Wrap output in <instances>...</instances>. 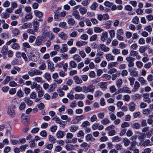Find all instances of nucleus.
<instances>
[{
	"label": "nucleus",
	"instance_id": "1",
	"mask_svg": "<svg viewBox=\"0 0 153 153\" xmlns=\"http://www.w3.org/2000/svg\"><path fill=\"white\" fill-rule=\"evenodd\" d=\"M82 88L83 92L84 93L91 92L93 93L95 89V86L93 85H90L87 87L85 86H83Z\"/></svg>",
	"mask_w": 153,
	"mask_h": 153
},
{
	"label": "nucleus",
	"instance_id": "2",
	"mask_svg": "<svg viewBox=\"0 0 153 153\" xmlns=\"http://www.w3.org/2000/svg\"><path fill=\"white\" fill-rule=\"evenodd\" d=\"M46 40V39L45 36H39L36 38L35 41V45L37 46H39L42 45V43L45 42Z\"/></svg>",
	"mask_w": 153,
	"mask_h": 153
},
{
	"label": "nucleus",
	"instance_id": "3",
	"mask_svg": "<svg viewBox=\"0 0 153 153\" xmlns=\"http://www.w3.org/2000/svg\"><path fill=\"white\" fill-rule=\"evenodd\" d=\"M16 106L14 105H12L8 108L7 113L8 115L12 117H14L15 114Z\"/></svg>",
	"mask_w": 153,
	"mask_h": 153
},
{
	"label": "nucleus",
	"instance_id": "4",
	"mask_svg": "<svg viewBox=\"0 0 153 153\" xmlns=\"http://www.w3.org/2000/svg\"><path fill=\"white\" fill-rule=\"evenodd\" d=\"M42 72L36 69L31 70L28 72V74L31 77L34 76L39 75L41 74Z\"/></svg>",
	"mask_w": 153,
	"mask_h": 153
},
{
	"label": "nucleus",
	"instance_id": "5",
	"mask_svg": "<svg viewBox=\"0 0 153 153\" xmlns=\"http://www.w3.org/2000/svg\"><path fill=\"white\" fill-rule=\"evenodd\" d=\"M46 62L48 64V68L51 72L53 71L55 69L53 64L50 59H48Z\"/></svg>",
	"mask_w": 153,
	"mask_h": 153
},
{
	"label": "nucleus",
	"instance_id": "6",
	"mask_svg": "<svg viewBox=\"0 0 153 153\" xmlns=\"http://www.w3.org/2000/svg\"><path fill=\"white\" fill-rule=\"evenodd\" d=\"M130 55L133 57L136 56V59L138 60L140 59L141 58V56L139 54L138 52L136 51L131 50L130 52Z\"/></svg>",
	"mask_w": 153,
	"mask_h": 153
},
{
	"label": "nucleus",
	"instance_id": "7",
	"mask_svg": "<svg viewBox=\"0 0 153 153\" xmlns=\"http://www.w3.org/2000/svg\"><path fill=\"white\" fill-rule=\"evenodd\" d=\"M31 57L32 61L36 62L40 58V55L39 52H36L35 54H32Z\"/></svg>",
	"mask_w": 153,
	"mask_h": 153
},
{
	"label": "nucleus",
	"instance_id": "8",
	"mask_svg": "<svg viewBox=\"0 0 153 153\" xmlns=\"http://www.w3.org/2000/svg\"><path fill=\"white\" fill-rule=\"evenodd\" d=\"M29 117L25 114H22L21 117V121L23 124H25L28 121Z\"/></svg>",
	"mask_w": 153,
	"mask_h": 153
},
{
	"label": "nucleus",
	"instance_id": "9",
	"mask_svg": "<svg viewBox=\"0 0 153 153\" xmlns=\"http://www.w3.org/2000/svg\"><path fill=\"white\" fill-rule=\"evenodd\" d=\"M75 82L77 84H79L82 82V79L78 76H75L73 77Z\"/></svg>",
	"mask_w": 153,
	"mask_h": 153
},
{
	"label": "nucleus",
	"instance_id": "10",
	"mask_svg": "<svg viewBox=\"0 0 153 153\" xmlns=\"http://www.w3.org/2000/svg\"><path fill=\"white\" fill-rule=\"evenodd\" d=\"M65 134L64 131L59 130L57 132L56 134V136L58 139H61L65 136Z\"/></svg>",
	"mask_w": 153,
	"mask_h": 153
},
{
	"label": "nucleus",
	"instance_id": "11",
	"mask_svg": "<svg viewBox=\"0 0 153 153\" xmlns=\"http://www.w3.org/2000/svg\"><path fill=\"white\" fill-rule=\"evenodd\" d=\"M128 106L129 110L131 111H133L135 109L136 105L134 102H130L128 104Z\"/></svg>",
	"mask_w": 153,
	"mask_h": 153
},
{
	"label": "nucleus",
	"instance_id": "12",
	"mask_svg": "<svg viewBox=\"0 0 153 153\" xmlns=\"http://www.w3.org/2000/svg\"><path fill=\"white\" fill-rule=\"evenodd\" d=\"M21 70L20 68L17 66H14L13 68L11 70L10 73L12 74H16L17 73L16 71L19 72Z\"/></svg>",
	"mask_w": 153,
	"mask_h": 153
},
{
	"label": "nucleus",
	"instance_id": "13",
	"mask_svg": "<svg viewBox=\"0 0 153 153\" xmlns=\"http://www.w3.org/2000/svg\"><path fill=\"white\" fill-rule=\"evenodd\" d=\"M85 98V95L83 94H76L74 95V98L76 100H83Z\"/></svg>",
	"mask_w": 153,
	"mask_h": 153
},
{
	"label": "nucleus",
	"instance_id": "14",
	"mask_svg": "<svg viewBox=\"0 0 153 153\" xmlns=\"http://www.w3.org/2000/svg\"><path fill=\"white\" fill-rule=\"evenodd\" d=\"M73 59L77 62H80L82 60L81 58L78 54H75L73 56Z\"/></svg>",
	"mask_w": 153,
	"mask_h": 153
},
{
	"label": "nucleus",
	"instance_id": "15",
	"mask_svg": "<svg viewBox=\"0 0 153 153\" xmlns=\"http://www.w3.org/2000/svg\"><path fill=\"white\" fill-rule=\"evenodd\" d=\"M99 46L102 51L104 52H107L109 51V48L108 47H106L104 44H100L99 45Z\"/></svg>",
	"mask_w": 153,
	"mask_h": 153
},
{
	"label": "nucleus",
	"instance_id": "16",
	"mask_svg": "<svg viewBox=\"0 0 153 153\" xmlns=\"http://www.w3.org/2000/svg\"><path fill=\"white\" fill-rule=\"evenodd\" d=\"M106 59L108 61H113L115 57L111 53L108 54L105 56Z\"/></svg>",
	"mask_w": 153,
	"mask_h": 153
},
{
	"label": "nucleus",
	"instance_id": "17",
	"mask_svg": "<svg viewBox=\"0 0 153 153\" xmlns=\"http://www.w3.org/2000/svg\"><path fill=\"white\" fill-rule=\"evenodd\" d=\"M13 79L12 77L10 76H6L5 79L2 82L3 85H6L8 83L9 81Z\"/></svg>",
	"mask_w": 153,
	"mask_h": 153
},
{
	"label": "nucleus",
	"instance_id": "18",
	"mask_svg": "<svg viewBox=\"0 0 153 153\" xmlns=\"http://www.w3.org/2000/svg\"><path fill=\"white\" fill-rule=\"evenodd\" d=\"M153 145V143H152L151 142L150 140L149 139L146 140L143 142L142 145L144 146H152Z\"/></svg>",
	"mask_w": 153,
	"mask_h": 153
},
{
	"label": "nucleus",
	"instance_id": "19",
	"mask_svg": "<svg viewBox=\"0 0 153 153\" xmlns=\"http://www.w3.org/2000/svg\"><path fill=\"white\" fill-rule=\"evenodd\" d=\"M72 15L76 19L80 20V16L79 14V12L78 10L74 11L72 13Z\"/></svg>",
	"mask_w": 153,
	"mask_h": 153
},
{
	"label": "nucleus",
	"instance_id": "20",
	"mask_svg": "<svg viewBox=\"0 0 153 153\" xmlns=\"http://www.w3.org/2000/svg\"><path fill=\"white\" fill-rule=\"evenodd\" d=\"M140 87V84L137 81H136L134 85V88L132 89V92H135Z\"/></svg>",
	"mask_w": 153,
	"mask_h": 153
},
{
	"label": "nucleus",
	"instance_id": "21",
	"mask_svg": "<svg viewBox=\"0 0 153 153\" xmlns=\"http://www.w3.org/2000/svg\"><path fill=\"white\" fill-rule=\"evenodd\" d=\"M144 101L148 103H149L151 102V101L150 98L149 97V94L147 93L143 95Z\"/></svg>",
	"mask_w": 153,
	"mask_h": 153
},
{
	"label": "nucleus",
	"instance_id": "22",
	"mask_svg": "<svg viewBox=\"0 0 153 153\" xmlns=\"http://www.w3.org/2000/svg\"><path fill=\"white\" fill-rule=\"evenodd\" d=\"M88 42L83 41H81L76 42V45L78 47H81L82 46H84L87 44Z\"/></svg>",
	"mask_w": 153,
	"mask_h": 153
},
{
	"label": "nucleus",
	"instance_id": "23",
	"mask_svg": "<svg viewBox=\"0 0 153 153\" xmlns=\"http://www.w3.org/2000/svg\"><path fill=\"white\" fill-rule=\"evenodd\" d=\"M45 35L48 37L50 40H53L55 38V36L51 32H48L46 33Z\"/></svg>",
	"mask_w": 153,
	"mask_h": 153
},
{
	"label": "nucleus",
	"instance_id": "24",
	"mask_svg": "<svg viewBox=\"0 0 153 153\" xmlns=\"http://www.w3.org/2000/svg\"><path fill=\"white\" fill-rule=\"evenodd\" d=\"M137 80L142 85H146L147 84L146 81L143 77H139L138 78Z\"/></svg>",
	"mask_w": 153,
	"mask_h": 153
},
{
	"label": "nucleus",
	"instance_id": "25",
	"mask_svg": "<svg viewBox=\"0 0 153 153\" xmlns=\"http://www.w3.org/2000/svg\"><path fill=\"white\" fill-rule=\"evenodd\" d=\"M62 47L60 50V52L62 53H64L67 52L68 51V48L67 47V44H62Z\"/></svg>",
	"mask_w": 153,
	"mask_h": 153
},
{
	"label": "nucleus",
	"instance_id": "26",
	"mask_svg": "<svg viewBox=\"0 0 153 153\" xmlns=\"http://www.w3.org/2000/svg\"><path fill=\"white\" fill-rule=\"evenodd\" d=\"M85 134L84 132L82 130H80L76 134V136L78 137H80L81 139H83Z\"/></svg>",
	"mask_w": 153,
	"mask_h": 153
},
{
	"label": "nucleus",
	"instance_id": "27",
	"mask_svg": "<svg viewBox=\"0 0 153 153\" xmlns=\"http://www.w3.org/2000/svg\"><path fill=\"white\" fill-rule=\"evenodd\" d=\"M34 13L35 16L39 18H41L43 15L42 12L38 10H35Z\"/></svg>",
	"mask_w": 153,
	"mask_h": 153
},
{
	"label": "nucleus",
	"instance_id": "28",
	"mask_svg": "<svg viewBox=\"0 0 153 153\" xmlns=\"http://www.w3.org/2000/svg\"><path fill=\"white\" fill-rule=\"evenodd\" d=\"M111 140L113 142H117L121 140V138L118 136H115L111 138Z\"/></svg>",
	"mask_w": 153,
	"mask_h": 153
},
{
	"label": "nucleus",
	"instance_id": "29",
	"mask_svg": "<svg viewBox=\"0 0 153 153\" xmlns=\"http://www.w3.org/2000/svg\"><path fill=\"white\" fill-rule=\"evenodd\" d=\"M86 139L87 140H90L91 141H94L95 140V139L93 137L92 135L91 134H88L86 136Z\"/></svg>",
	"mask_w": 153,
	"mask_h": 153
},
{
	"label": "nucleus",
	"instance_id": "30",
	"mask_svg": "<svg viewBox=\"0 0 153 153\" xmlns=\"http://www.w3.org/2000/svg\"><path fill=\"white\" fill-rule=\"evenodd\" d=\"M79 128V126L75 125H73L70 127V131L72 132H74Z\"/></svg>",
	"mask_w": 153,
	"mask_h": 153
},
{
	"label": "nucleus",
	"instance_id": "31",
	"mask_svg": "<svg viewBox=\"0 0 153 153\" xmlns=\"http://www.w3.org/2000/svg\"><path fill=\"white\" fill-rule=\"evenodd\" d=\"M103 94L102 92L100 91H96L94 94V96L96 98H99Z\"/></svg>",
	"mask_w": 153,
	"mask_h": 153
},
{
	"label": "nucleus",
	"instance_id": "32",
	"mask_svg": "<svg viewBox=\"0 0 153 153\" xmlns=\"http://www.w3.org/2000/svg\"><path fill=\"white\" fill-rule=\"evenodd\" d=\"M108 38V33L105 32L102 33L101 37V39L103 41L105 42L107 39Z\"/></svg>",
	"mask_w": 153,
	"mask_h": 153
},
{
	"label": "nucleus",
	"instance_id": "33",
	"mask_svg": "<svg viewBox=\"0 0 153 153\" xmlns=\"http://www.w3.org/2000/svg\"><path fill=\"white\" fill-rule=\"evenodd\" d=\"M85 118V116L83 115H82L80 116H76L75 117V120H77V123L81 120H83Z\"/></svg>",
	"mask_w": 153,
	"mask_h": 153
},
{
	"label": "nucleus",
	"instance_id": "34",
	"mask_svg": "<svg viewBox=\"0 0 153 153\" xmlns=\"http://www.w3.org/2000/svg\"><path fill=\"white\" fill-rule=\"evenodd\" d=\"M59 36L62 39L64 40L66 39L67 38V35L64 32H62L59 34Z\"/></svg>",
	"mask_w": 153,
	"mask_h": 153
},
{
	"label": "nucleus",
	"instance_id": "35",
	"mask_svg": "<svg viewBox=\"0 0 153 153\" xmlns=\"http://www.w3.org/2000/svg\"><path fill=\"white\" fill-rule=\"evenodd\" d=\"M117 64V62H116L110 63L108 64L107 68L108 69H110L113 67L116 66Z\"/></svg>",
	"mask_w": 153,
	"mask_h": 153
},
{
	"label": "nucleus",
	"instance_id": "36",
	"mask_svg": "<svg viewBox=\"0 0 153 153\" xmlns=\"http://www.w3.org/2000/svg\"><path fill=\"white\" fill-rule=\"evenodd\" d=\"M39 31L38 29H28L27 32L30 34L36 35Z\"/></svg>",
	"mask_w": 153,
	"mask_h": 153
},
{
	"label": "nucleus",
	"instance_id": "37",
	"mask_svg": "<svg viewBox=\"0 0 153 153\" xmlns=\"http://www.w3.org/2000/svg\"><path fill=\"white\" fill-rule=\"evenodd\" d=\"M128 71L130 73V75L132 76H136L138 74V71L131 69H129Z\"/></svg>",
	"mask_w": 153,
	"mask_h": 153
},
{
	"label": "nucleus",
	"instance_id": "38",
	"mask_svg": "<svg viewBox=\"0 0 153 153\" xmlns=\"http://www.w3.org/2000/svg\"><path fill=\"white\" fill-rule=\"evenodd\" d=\"M101 123L103 125H107L110 123V120L108 118H105L101 121Z\"/></svg>",
	"mask_w": 153,
	"mask_h": 153
},
{
	"label": "nucleus",
	"instance_id": "39",
	"mask_svg": "<svg viewBox=\"0 0 153 153\" xmlns=\"http://www.w3.org/2000/svg\"><path fill=\"white\" fill-rule=\"evenodd\" d=\"M123 83L122 79H119L116 81V85L118 88H120Z\"/></svg>",
	"mask_w": 153,
	"mask_h": 153
},
{
	"label": "nucleus",
	"instance_id": "40",
	"mask_svg": "<svg viewBox=\"0 0 153 153\" xmlns=\"http://www.w3.org/2000/svg\"><path fill=\"white\" fill-rule=\"evenodd\" d=\"M79 11L82 15L85 14L87 11V9L84 7H81L79 8Z\"/></svg>",
	"mask_w": 153,
	"mask_h": 153
},
{
	"label": "nucleus",
	"instance_id": "41",
	"mask_svg": "<svg viewBox=\"0 0 153 153\" xmlns=\"http://www.w3.org/2000/svg\"><path fill=\"white\" fill-rule=\"evenodd\" d=\"M24 100L27 105L29 106H31L33 104V101L27 99V98H25L24 99Z\"/></svg>",
	"mask_w": 153,
	"mask_h": 153
},
{
	"label": "nucleus",
	"instance_id": "42",
	"mask_svg": "<svg viewBox=\"0 0 153 153\" xmlns=\"http://www.w3.org/2000/svg\"><path fill=\"white\" fill-rule=\"evenodd\" d=\"M49 140L52 143H55L56 142V138L52 135H50L48 136Z\"/></svg>",
	"mask_w": 153,
	"mask_h": 153
},
{
	"label": "nucleus",
	"instance_id": "43",
	"mask_svg": "<svg viewBox=\"0 0 153 153\" xmlns=\"http://www.w3.org/2000/svg\"><path fill=\"white\" fill-rule=\"evenodd\" d=\"M67 22L70 25H73L75 23L74 20L72 18H68Z\"/></svg>",
	"mask_w": 153,
	"mask_h": 153
},
{
	"label": "nucleus",
	"instance_id": "44",
	"mask_svg": "<svg viewBox=\"0 0 153 153\" xmlns=\"http://www.w3.org/2000/svg\"><path fill=\"white\" fill-rule=\"evenodd\" d=\"M33 18L32 13H29L27 14L25 17V19L26 20H30Z\"/></svg>",
	"mask_w": 153,
	"mask_h": 153
},
{
	"label": "nucleus",
	"instance_id": "45",
	"mask_svg": "<svg viewBox=\"0 0 153 153\" xmlns=\"http://www.w3.org/2000/svg\"><path fill=\"white\" fill-rule=\"evenodd\" d=\"M33 80L38 83H42L44 82L42 78L40 77L37 76L34 78Z\"/></svg>",
	"mask_w": 153,
	"mask_h": 153
},
{
	"label": "nucleus",
	"instance_id": "46",
	"mask_svg": "<svg viewBox=\"0 0 153 153\" xmlns=\"http://www.w3.org/2000/svg\"><path fill=\"white\" fill-rule=\"evenodd\" d=\"M122 88L123 93H126L128 94H130L131 92V91L130 90L129 88L125 86Z\"/></svg>",
	"mask_w": 153,
	"mask_h": 153
},
{
	"label": "nucleus",
	"instance_id": "47",
	"mask_svg": "<svg viewBox=\"0 0 153 153\" xmlns=\"http://www.w3.org/2000/svg\"><path fill=\"white\" fill-rule=\"evenodd\" d=\"M151 112V110L148 108L143 109L142 111L143 114L147 116L150 114Z\"/></svg>",
	"mask_w": 153,
	"mask_h": 153
},
{
	"label": "nucleus",
	"instance_id": "48",
	"mask_svg": "<svg viewBox=\"0 0 153 153\" xmlns=\"http://www.w3.org/2000/svg\"><path fill=\"white\" fill-rule=\"evenodd\" d=\"M123 142L124 143V145L125 146H128L130 143V141L127 138H125L123 139Z\"/></svg>",
	"mask_w": 153,
	"mask_h": 153
},
{
	"label": "nucleus",
	"instance_id": "49",
	"mask_svg": "<svg viewBox=\"0 0 153 153\" xmlns=\"http://www.w3.org/2000/svg\"><path fill=\"white\" fill-rule=\"evenodd\" d=\"M65 105H62L61 107L60 108L58 109V112L57 114L58 115L61 114V113L63 111H64L65 109Z\"/></svg>",
	"mask_w": 153,
	"mask_h": 153
},
{
	"label": "nucleus",
	"instance_id": "50",
	"mask_svg": "<svg viewBox=\"0 0 153 153\" xmlns=\"http://www.w3.org/2000/svg\"><path fill=\"white\" fill-rule=\"evenodd\" d=\"M24 95V93L21 89H19L18 91L16 93V95L19 98L23 97Z\"/></svg>",
	"mask_w": 153,
	"mask_h": 153
},
{
	"label": "nucleus",
	"instance_id": "51",
	"mask_svg": "<svg viewBox=\"0 0 153 153\" xmlns=\"http://www.w3.org/2000/svg\"><path fill=\"white\" fill-rule=\"evenodd\" d=\"M98 85L102 89H105L107 88L105 82H100L98 84Z\"/></svg>",
	"mask_w": 153,
	"mask_h": 153
},
{
	"label": "nucleus",
	"instance_id": "52",
	"mask_svg": "<svg viewBox=\"0 0 153 153\" xmlns=\"http://www.w3.org/2000/svg\"><path fill=\"white\" fill-rule=\"evenodd\" d=\"M8 51V47L7 45L4 46L1 49V52L4 54L7 53Z\"/></svg>",
	"mask_w": 153,
	"mask_h": 153
},
{
	"label": "nucleus",
	"instance_id": "53",
	"mask_svg": "<svg viewBox=\"0 0 153 153\" xmlns=\"http://www.w3.org/2000/svg\"><path fill=\"white\" fill-rule=\"evenodd\" d=\"M61 118L63 120H67V122H69L71 120L70 117H68L67 115H62L61 117Z\"/></svg>",
	"mask_w": 153,
	"mask_h": 153
},
{
	"label": "nucleus",
	"instance_id": "54",
	"mask_svg": "<svg viewBox=\"0 0 153 153\" xmlns=\"http://www.w3.org/2000/svg\"><path fill=\"white\" fill-rule=\"evenodd\" d=\"M112 53L114 54L117 55L120 54V51L119 49L116 48H114L112 50Z\"/></svg>",
	"mask_w": 153,
	"mask_h": 153
},
{
	"label": "nucleus",
	"instance_id": "55",
	"mask_svg": "<svg viewBox=\"0 0 153 153\" xmlns=\"http://www.w3.org/2000/svg\"><path fill=\"white\" fill-rule=\"evenodd\" d=\"M131 126L134 129H138L140 128V125L139 123H135L131 125Z\"/></svg>",
	"mask_w": 153,
	"mask_h": 153
},
{
	"label": "nucleus",
	"instance_id": "56",
	"mask_svg": "<svg viewBox=\"0 0 153 153\" xmlns=\"http://www.w3.org/2000/svg\"><path fill=\"white\" fill-rule=\"evenodd\" d=\"M70 66L73 68H75L77 66V64L76 62L73 60L70 61L69 62Z\"/></svg>",
	"mask_w": 153,
	"mask_h": 153
},
{
	"label": "nucleus",
	"instance_id": "57",
	"mask_svg": "<svg viewBox=\"0 0 153 153\" xmlns=\"http://www.w3.org/2000/svg\"><path fill=\"white\" fill-rule=\"evenodd\" d=\"M31 25V23H25L22 25V27L24 29L28 28L30 27V26Z\"/></svg>",
	"mask_w": 153,
	"mask_h": 153
},
{
	"label": "nucleus",
	"instance_id": "58",
	"mask_svg": "<svg viewBox=\"0 0 153 153\" xmlns=\"http://www.w3.org/2000/svg\"><path fill=\"white\" fill-rule=\"evenodd\" d=\"M142 96L141 94H135L134 95L131 96V97L134 100H137V99H140L141 98Z\"/></svg>",
	"mask_w": 153,
	"mask_h": 153
},
{
	"label": "nucleus",
	"instance_id": "59",
	"mask_svg": "<svg viewBox=\"0 0 153 153\" xmlns=\"http://www.w3.org/2000/svg\"><path fill=\"white\" fill-rule=\"evenodd\" d=\"M43 76L44 78L48 81H50L51 79V75L48 73L45 74Z\"/></svg>",
	"mask_w": 153,
	"mask_h": 153
},
{
	"label": "nucleus",
	"instance_id": "60",
	"mask_svg": "<svg viewBox=\"0 0 153 153\" xmlns=\"http://www.w3.org/2000/svg\"><path fill=\"white\" fill-rule=\"evenodd\" d=\"M33 26L35 28L38 27V26H39V22H38L36 19H35L33 20Z\"/></svg>",
	"mask_w": 153,
	"mask_h": 153
},
{
	"label": "nucleus",
	"instance_id": "61",
	"mask_svg": "<svg viewBox=\"0 0 153 153\" xmlns=\"http://www.w3.org/2000/svg\"><path fill=\"white\" fill-rule=\"evenodd\" d=\"M52 120L55 121L57 123L59 124L60 123L61 120L57 116H56L53 117Z\"/></svg>",
	"mask_w": 153,
	"mask_h": 153
},
{
	"label": "nucleus",
	"instance_id": "62",
	"mask_svg": "<svg viewBox=\"0 0 153 153\" xmlns=\"http://www.w3.org/2000/svg\"><path fill=\"white\" fill-rule=\"evenodd\" d=\"M74 90L76 92H83L82 87L80 86H76L74 88Z\"/></svg>",
	"mask_w": 153,
	"mask_h": 153
},
{
	"label": "nucleus",
	"instance_id": "63",
	"mask_svg": "<svg viewBox=\"0 0 153 153\" xmlns=\"http://www.w3.org/2000/svg\"><path fill=\"white\" fill-rule=\"evenodd\" d=\"M126 59L128 62H134L135 60V58L130 56H127L126 58Z\"/></svg>",
	"mask_w": 153,
	"mask_h": 153
},
{
	"label": "nucleus",
	"instance_id": "64",
	"mask_svg": "<svg viewBox=\"0 0 153 153\" xmlns=\"http://www.w3.org/2000/svg\"><path fill=\"white\" fill-rule=\"evenodd\" d=\"M65 148L66 150L68 151L74 150V148L73 145H67L65 146Z\"/></svg>",
	"mask_w": 153,
	"mask_h": 153
}]
</instances>
